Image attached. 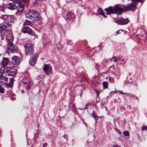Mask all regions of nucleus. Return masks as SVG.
I'll use <instances>...</instances> for the list:
<instances>
[{
    "instance_id": "22",
    "label": "nucleus",
    "mask_w": 147,
    "mask_h": 147,
    "mask_svg": "<svg viewBox=\"0 0 147 147\" xmlns=\"http://www.w3.org/2000/svg\"><path fill=\"white\" fill-rule=\"evenodd\" d=\"M120 59V58L119 57V56H118L117 57H113L111 59V61L112 62V61H114L116 62L118 61V59Z\"/></svg>"
},
{
    "instance_id": "55",
    "label": "nucleus",
    "mask_w": 147,
    "mask_h": 147,
    "mask_svg": "<svg viewBox=\"0 0 147 147\" xmlns=\"http://www.w3.org/2000/svg\"><path fill=\"white\" fill-rule=\"evenodd\" d=\"M119 64L120 65V64H121V63H119Z\"/></svg>"
},
{
    "instance_id": "12",
    "label": "nucleus",
    "mask_w": 147,
    "mask_h": 147,
    "mask_svg": "<svg viewBox=\"0 0 147 147\" xmlns=\"http://www.w3.org/2000/svg\"><path fill=\"white\" fill-rule=\"evenodd\" d=\"M43 70L46 74H49L52 71V68L49 64L45 65L43 67Z\"/></svg>"
},
{
    "instance_id": "17",
    "label": "nucleus",
    "mask_w": 147,
    "mask_h": 147,
    "mask_svg": "<svg viewBox=\"0 0 147 147\" xmlns=\"http://www.w3.org/2000/svg\"><path fill=\"white\" fill-rule=\"evenodd\" d=\"M8 62V60L7 58L3 57V59L2 61V64L3 66H6L7 65Z\"/></svg>"
},
{
    "instance_id": "44",
    "label": "nucleus",
    "mask_w": 147,
    "mask_h": 147,
    "mask_svg": "<svg viewBox=\"0 0 147 147\" xmlns=\"http://www.w3.org/2000/svg\"><path fill=\"white\" fill-rule=\"evenodd\" d=\"M21 92L22 93H23L24 92V91L23 90H21Z\"/></svg>"
},
{
    "instance_id": "50",
    "label": "nucleus",
    "mask_w": 147,
    "mask_h": 147,
    "mask_svg": "<svg viewBox=\"0 0 147 147\" xmlns=\"http://www.w3.org/2000/svg\"><path fill=\"white\" fill-rule=\"evenodd\" d=\"M119 134H121V132L120 131L119 132Z\"/></svg>"
},
{
    "instance_id": "4",
    "label": "nucleus",
    "mask_w": 147,
    "mask_h": 147,
    "mask_svg": "<svg viewBox=\"0 0 147 147\" xmlns=\"http://www.w3.org/2000/svg\"><path fill=\"white\" fill-rule=\"evenodd\" d=\"M131 1L132 3L128 4L127 5L123 6V7L125 11H134L136 9L137 3L140 2L141 4L143 3V1L142 0H131Z\"/></svg>"
},
{
    "instance_id": "30",
    "label": "nucleus",
    "mask_w": 147,
    "mask_h": 147,
    "mask_svg": "<svg viewBox=\"0 0 147 147\" xmlns=\"http://www.w3.org/2000/svg\"><path fill=\"white\" fill-rule=\"evenodd\" d=\"M118 92L120 94H129V96H130L131 94L128 93H124L121 90H119L118 91Z\"/></svg>"
},
{
    "instance_id": "42",
    "label": "nucleus",
    "mask_w": 147,
    "mask_h": 147,
    "mask_svg": "<svg viewBox=\"0 0 147 147\" xmlns=\"http://www.w3.org/2000/svg\"><path fill=\"white\" fill-rule=\"evenodd\" d=\"M88 109V108L87 107V106H86V107L84 108V109Z\"/></svg>"
},
{
    "instance_id": "2",
    "label": "nucleus",
    "mask_w": 147,
    "mask_h": 147,
    "mask_svg": "<svg viewBox=\"0 0 147 147\" xmlns=\"http://www.w3.org/2000/svg\"><path fill=\"white\" fill-rule=\"evenodd\" d=\"M105 10L107 12V14L115 13L119 15L123 11L122 8L117 6L109 7L105 9Z\"/></svg>"
},
{
    "instance_id": "31",
    "label": "nucleus",
    "mask_w": 147,
    "mask_h": 147,
    "mask_svg": "<svg viewBox=\"0 0 147 147\" xmlns=\"http://www.w3.org/2000/svg\"><path fill=\"white\" fill-rule=\"evenodd\" d=\"M28 84L29 86L27 87V89H29V88L31 86V85H32L33 84V82H28Z\"/></svg>"
},
{
    "instance_id": "16",
    "label": "nucleus",
    "mask_w": 147,
    "mask_h": 147,
    "mask_svg": "<svg viewBox=\"0 0 147 147\" xmlns=\"http://www.w3.org/2000/svg\"><path fill=\"white\" fill-rule=\"evenodd\" d=\"M64 14L66 15L65 18L66 19L71 21L72 18L74 17V15L72 13L69 12H65Z\"/></svg>"
},
{
    "instance_id": "8",
    "label": "nucleus",
    "mask_w": 147,
    "mask_h": 147,
    "mask_svg": "<svg viewBox=\"0 0 147 147\" xmlns=\"http://www.w3.org/2000/svg\"><path fill=\"white\" fill-rule=\"evenodd\" d=\"M38 55L37 54H35L33 55L29 60V63L31 65H34L37 61Z\"/></svg>"
},
{
    "instance_id": "9",
    "label": "nucleus",
    "mask_w": 147,
    "mask_h": 147,
    "mask_svg": "<svg viewBox=\"0 0 147 147\" xmlns=\"http://www.w3.org/2000/svg\"><path fill=\"white\" fill-rule=\"evenodd\" d=\"M22 32L24 33H28L29 34H32V30L29 27L26 26H23L22 30Z\"/></svg>"
},
{
    "instance_id": "56",
    "label": "nucleus",
    "mask_w": 147,
    "mask_h": 147,
    "mask_svg": "<svg viewBox=\"0 0 147 147\" xmlns=\"http://www.w3.org/2000/svg\"><path fill=\"white\" fill-rule=\"evenodd\" d=\"M1 55V54H0V55Z\"/></svg>"
},
{
    "instance_id": "29",
    "label": "nucleus",
    "mask_w": 147,
    "mask_h": 147,
    "mask_svg": "<svg viewBox=\"0 0 147 147\" xmlns=\"http://www.w3.org/2000/svg\"><path fill=\"white\" fill-rule=\"evenodd\" d=\"M123 134L125 136H128L129 135V133L127 131H124L123 132Z\"/></svg>"
},
{
    "instance_id": "52",
    "label": "nucleus",
    "mask_w": 147,
    "mask_h": 147,
    "mask_svg": "<svg viewBox=\"0 0 147 147\" xmlns=\"http://www.w3.org/2000/svg\"><path fill=\"white\" fill-rule=\"evenodd\" d=\"M116 91H116H116H113V92H114L115 93H116Z\"/></svg>"
},
{
    "instance_id": "15",
    "label": "nucleus",
    "mask_w": 147,
    "mask_h": 147,
    "mask_svg": "<svg viewBox=\"0 0 147 147\" xmlns=\"http://www.w3.org/2000/svg\"><path fill=\"white\" fill-rule=\"evenodd\" d=\"M7 51H8L9 52L12 53L16 52L18 51L17 47L16 46L13 45L11 47L8 48Z\"/></svg>"
},
{
    "instance_id": "11",
    "label": "nucleus",
    "mask_w": 147,
    "mask_h": 147,
    "mask_svg": "<svg viewBox=\"0 0 147 147\" xmlns=\"http://www.w3.org/2000/svg\"><path fill=\"white\" fill-rule=\"evenodd\" d=\"M117 21L118 23L121 25H125L129 22L127 18L125 19L122 18H118Z\"/></svg>"
},
{
    "instance_id": "6",
    "label": "nucleus",
    "mask_w": 147,
    "mask_h": 147,
    "mask_svg": "<svg viewBox=\"0 0 147 147\" xmlns=\"http://www.w3.org/2000/svg\"><path fill=\"white\" fill-rule=\"evenodd\" d=\"M5 71V75L8 76H13L16 75V70L13 67L3 69Z\"/></svg>"
},
{
    "instance_id": "38",
    "label": "nucleus",
    "mask_w": 147,
    "mask_h": 147,
    "mask_svg": "<svg viewBox=\"0 0 147 147\" xmlns=\"http://www.w3.org/2000/svg\"><path fill=\"white\" fill-rule=\"evenodd\" d=\"M36 133L37 134H39L40 133V131H39V130L38 129L36 131Z\"/></svg>"
},
{
    "instance_id": "20",
    "label": "nucleus",
    "mask_w": 147,
    "mask_h": 147,
    "mask_svg": "<svg viewBox=\"0 0 147 147\" xmlns=\"http://www.w3.org/2000/svg\"><path fill=\"white\" fill-rule=\"evenodd\" d=\"M98 13L99 14L102 16H103L104 18H106V16L104 15V11L101 8H98Z\"/></svg>"
},
{
    "instance_id": "28",
    "label": "nucleus",
    "mask_w": 147,
    "mask_h": 147,
    "mask_svg": "<svg viewBox=\"0 0 147 147\" xmlns=\"http://www.w3.org/2000/svg\"><path fill=\"white\" fill-rule=\"evenodd\" d=\"M4 92V89L1 86H0V93H3Z\"/></svg>"
},
{
    "instance_id": "53",
    "label": "nucleus",
    "mask_w": 147,
    "mask_h": 147,
    "mask_svg": "<svg viewBox=\"0 0 147 147\" xmlns=\"http://www.w3.org/2000/svg\"><path fill=\"white\" fill-rule=\"evenodd\" d=\"M78 109H79V110H82V109H80V108H78Z\"/></svg>"
},
{
    "instance_id": "43",
    "label": "nucleus",
    "mask_w": 147,
    "mask_h": 147,
    "mask_svg": "<svg viewBox=\"0 0 147 147\" xmlns=\"http://www.w3.org/2000/svg\"><path fill=\"white\" fill-rule=\"evenodd\" d=\"M126 94V96H128V95H129V97H130V96H131V95H130V96H129V94Z\"/></svg>"
},
{
    "instance_id": "10",
    "label": "nucleus",
    "mask_w": 147,
    "mask_h": 147,
    "mask_svg": "<svg viewBox=\"0 0 147 147\" xmlns=\"http://www.w3.org/2000/svg\"><path fill=\"white\" fill-rule=\"evenodd\" d=\"M16 1H15L14 2L8 3L6 6V8L11 10H13L16 9L17 8V5L15 3V2Z\"/></svg>"
},
{
    "instance_id": "39",
    "label": "nucleus",
    "mask_w": 147,
    "mask_h": 147,
    "mask_svg": "<svg viewBox=\"0 0 147 147\" xmlns=\"http://www.w3.org/2000/svg\"><path fill=\"white\" fill-rule=\"evenodd\" d=\"M83 123L84 124H85L86 127H87V124L85 121H83Z\"/></svg>"
},
{
    "instance_id": "40",
    "label": "nucleus",
    "mask_w": 147,
    "mask_h": 147,
    "mask_svg": "<svg viewBox=\"0 0 147 147\" xmlns=\"http://www.w3.org/2000/svg\"><path fill=\"white\" fill-rule=\"evenodd\" d=\"M96 93H97V95L98 96V95H99V94H100V92H99V91H96Z\"/></svg>"
},
{
    "instance_id": "23",
    "label": "nucleus",
    "mask_w": 147,
    "mask_h": 147,
    "mask_svg": "<svg viewBox=\"0 0 147 147\" xmlns=\"http://www.w3.org/2000/svg\"><path fill=\"white\" fill-rule=\"evenodd\" d=\"M102 86L103 89H105L108 88V84L107 82H104L102 83Z\"/></svg>"
},
{
    "instance_id": "33",
    "label": "nucleus",
    "mask_w": 147,
    "mask_h": 147,
    "mask_svg": "<svg viewBox=\"0 0 147 147\" xmlns=\"http://www.w3.org/2000/svg\"><path fill=\"white\" fill-rule=\"evenodd\" d=\"M123 30L122 29H120L116 32L117 34H119L121 32H122L123 31Z\"/></svg>"
},
{
    "instance_id": "51",
    "label": "nucleus",
    "mask_w": 147,
    "mask_h": 147,
    "mask_svg": "<svg viewBox=\"0 0 147 147\" xmlns=\"http://www.w3.org/2000/svg\"><path fill=\"white\" fill-rule=\"evenodd\" d=\"M26 3H28V0L27 1V2Z\"/></svg>"
},
{
    "instance_id": "18",
    "label": "nucleus",
    "mask_w": 147,
    "mask_h": 147,
    "mask_svg": "<svg viewBox=\"0 0 147 147\" xmlns=\"http://www.w3.org/2000/svg\"><path fill=\"white\" fill-rule=\"evenodd\" d=\"M32 25V23L30 21L26 20L23 24V26L28 25L31 26Z\"/></svg>"
},
{
    "instance_id": "25",
    "label": "nucleus",
    "mask_w": 147,
    "mask_h": 147,
    "mask_svg": "<svg viewBox=\"0 0 147 147\" xmlns=\"http://www.w3.org/2000/svg\"><path fill=\"white\" fill-rule=\"evenodd\" d=\"M56 47L57 49L58 50H61L62 48V47L61 45L59 43H58Z\"/></svg>"
},
{
    "instance_id": "26",
    "label": "nucleus",
    "mask_w": 147,
    "mask_h": 147,
    "mask_svg": "<svg viewBox=\"0 0 147 147\" xmlns=\"http://www.w3.org/2000/svg\"><path fill=\"white\" fill-rule=\"evenodd\" d=\"M5 35L4 32H1V33L0 36L1 40H3L4 39L5 37Z\"/></svg>"
},
{
    "instance_id": "19",
    "label": "nucleus",
    "mask_w": 147,
    "mask_h": 147,
    "mask_svg": "<svg viewBox=\"0 0 147 147\" xmlns=\"http://www.w3.org/2000/svg\"><path fill=\"white\" fill-rule=\"evenodd\" d=\"M91 115H92V117H93L95 119L96 122V120L98 119V116L96 114V113L94 112V111H93V113H92L91 114Z\"/></svg>"
},
{
    "instance_id": "24",
    "label": "nucleus",
    "mask_w": 147,
    "mask_h": 147,
    "mask_svg": "<svg viewBox=\"0 0 147 147\" xmlns=\"http://www.w3.org/2000/svg\"><path fill=\"white\" fill-rule=\"evenodd\" d=\"M72 111L76 115L77 114V111L76 109V108L74 106H73L72 108Z\"/></svg>"
},
{
    "instance_id": "27",
    "label": "nucleus",
    "mask_w": 147,
    "mask_h": 147,
    "mask_svg": "<svg viewBox=\"0 0 147 147\" xmlns=\"http://www.w3.org/2000/svg\"><path fill=\"white\" fill-rule=\"evenodd\" d=\"M26 79V78H24L23 79V80L24 81L23 82V83L25 85V86L26 87V86H27V87H29V86L28 83H27V82H26L24 81Z\"/></svg>"
},
{
    "instance_id": "49",
    "label": "nucleus",
    "mask_w": 147,
    "mask_h": 147,
    "mask_svg": "<svg viewBox=\"0 0 147 147\" xmlns=\"http://www.w3.org/2000/svg\"><path fill=\"white\" fill-rule=\"evenodd\" d=\"M136 99L138 100V97H137L136 96Z\"/></svg>"
},
{
    "instance_id": "35",
    "label": "nucleus",
    "mask_w": 147,
    "mask_h": 147,
    "mask_svg": "<svg viewBox=\"0 0 147 147\" xmlns=\"http://www.w3.org/2000/svg\"><path fill=\"white\" fill-rule=\"evenodd\" d=\"M98 67H99L97 63H96L95 64V67L96 69H98Z\"/></svg>"
},
{
    "instance_id": "14",
    "label": "nucleus",
    "mask_w": 147,
    "mask_h": 147,
    "mask_svg": "<svg viewBox=\"0 0 147 147\" xmlns=\"http://www.w3.org/2000/svg\"><path fill=\"white\" fill-rule=\"evenodd\" d=\"M16 3L17 5V10L18 12H21L24 10V6L21 4H20L19 0H17L15 2Z\"/></svg>"
},
{
    "instance_id": "36",
    "label": "nucleus",
    "mask_w": 147,
    "mask_h": 147,
    "mask_svg": "<svg viewBox=\"0 0 147 147\" xmlns=\"http://www.w3.org/2000/svg\"><path fill=\"white\" fill-rule=\"evenodd\" d=\"M63 137L65 138L66 140H67L68 138H67V135H64L63 136Z\"/></svg>"
},
{
    "instance_id": "5",
    "label": "nucleus",
    "mask_w": 147,
    "mask_h": 147,
    "mask_svg": "<svg viewBox=\"0 0 147 147\" xmlns=\"http://www.w3.org/2000/svg\"><path fill=\"white\" fill-rule=\"evenodd\" d=\"M24 47L26 55H31V54L33 53L34 51L33 47L31 44H26L24 46Z\"/></svg>"
},
{
    "instance_id": "48",
    "label": "nucleus",
    "mask_w": 147,
    "mask_h": 147,
    "mask_svg": "<svg viewBox=\"0 0 147 147\" xmlns=\"http://www.w3.org/2000/svg\"><path fill=\"white\" fill-rule=\"evenodd\" d=\"M132 97L133 98H134V95H132Z\"/></svg>"
},
{
    "instance_id": "3",
    "label": "nucleus",
    "mask_w": 147,
    "mask_h": 147,
    "mask_svg": "<svg viewBox=\"0 0 147 147\" xmlns=\"http://www.w3.org/2000/svg\"><path fill=\"white\" fill-rule=\"evenodd\" d=\"M26 16L29 19L33 21H38L40 18L38 13L34 10H29L26 14Z\"/></svg>"
},
{
    "instance_id": "32",
    "label": "nucleus",
    "mask_w": 147,
    "mask_h": 147,
    "mask_svg": "<svg viewBox=\"0 0 147 147\" xmlns=\"http://www.w3.org/2000/svg\"><path fill=\"white\" fill-rule=\"evenodd\" d=\"M141 130L142 131H143L145 130H147V126H145V125H143L142 127Z\"/></svg>"
},
{
    "instance_id": "47",
    "label": "nucleus",
    "mask_w": 147,
    "mask_h": 147,
    "mask_svg": "<svg viewBox=\"0 0 147 147\" xmlns=\"http://www.w3.org/2000/svg\"><path fill=\"white\" fill-rule=\"evenodd\" d=\"M116 147H121L120 146L118 145H116Z\"/></svg>"
},
{
    "instance_id": "37",
    "label": "nucleus",
    "mask_w": 147,
    "mask_h": 147,
    "mask_svg": "<svg viewBox=\"0 0 147 147\" xmlns=\"http://www.w3.org/2000/svg\"><path fill=\"white\" fill-rule=\"evenodd\" d=\"M47 145V143H44L43 144V147L45 146H46Z\"/></svg>"
},
{
    "instance_id": "7",
    "label": "nucleus",
    "mask_w": 147,
    "mask_h": 147,
    "mask_svg": "<svg viewBox=\"0 0 147 147\" xmlns=\"http://www.w3.org/2000/svg\"><path fill=\"white\" fill-rule=\"evenodd\" d=\"M3 69H4V67H2L0 70V82H7V78L4 76L5 75V71Z\"/></svg>"
},
{
    "instance_id": "34",
    "label": "nucleus",
    "mask_w": 147,
    "mask_h": 147,
    "mask_svg": "<svg viewBox=\"0 0 147 147\" xmlns=\"http://www.w3.org/2000/svg\"><path fill=\"white\" fill-rule=\"evenodd\" d=\"M8 45L10 46V47H11L13 45H13V43L11 42H9L8 43Z\"/></svg>"
},
{
    "instance_id": "41",
    "label": "nucleus",
    "mask_w": 147,
    "mask_h": 147,
    "mask_svg": "<svg viewBox=\"0 0 147 147\" xmlns=\"http://www.w3.org/2000/svg\"><path fill=\"white\" fill-rule=\"evenodd\" d=\"M90 105V103L87 104H86V106H88V105Z\"/></svg>"
},
{
    "instance_id": "54",
    "label": "nucleus",
    "mask_w": 147,
    "mask_h": 147,
    "mask_svg": "<svg viewBox=\"0 0 147 147\" xmlns=\"http://www.w3.org/2000/svg\"><path fill=\"white\" fill-rule=\"evenodd\" d=\"M101 105H103V104L102 103H101Z\"/></svg>"
},
{
    "instance_id": "21",
    "label": "nucleus",
    "mask_w": 147,
    "mask_h": 147,
    "mask_svg": "<svg viewBox=\"0 0 147 147\" xmlns=\"http://www.w3.org/2000/svg\"><path fill=\"white\" fill-rule=\"evenodd\" d=\"M14 80L13 78H11L9 81V83L7 84V85L9 87H11L13 85Z\"/></svg>"
},
{
    "instance_id": "13",
    "label": "nucleus",
    "mask_w": 147,
    "mask_h": 147,
    "mask_svg": "<svg viewBox=\"0 0 147 147\" xmlns=\"http://www.w3.org/2000/svg\"><path fill=\"white\" fill-rule=\"evenodd\" d=\"M20 61V58L16 56H13L12 58L11 62L14 65H19Z\"/></svg>"
},
{
    "instance_id": "46",
    "label": "nucleus",
    "mask_w": 147,
    "mask_h": 147,
    "mask_svg": "<svg viewBox=\"0 0 147 147\" xmlns=\"http://www.w3.org/2000/svg\"><path fill=\"white\" fill-rule=\"evenodd\" d=\"M38 1H43V0H37Z\"/></svg>"
},
{
    "instance_id": "45",
    "label": "nucleus",
    "mask_w": 147,
    "mask_h": 147,
    "mask_svg": "<svg viewBox=\"0 0 147 147\" xmlns=\"http://www.w3.org/2000/svg\"><path fill=\"white\" fill-rule=\"evenodd\" d=\"M112 147H116V146L115 145H114Z\"/></svg>"
},
{
    "instance_id": "1",
    "label": "nucleus",
    "mask_w": 147,
    "mask_h": 147,
    "mask_svg": "<svg viewBox=\"0 0 147 147\" xmlns=\"http://www.w3.org/2000/svg\"><path fill=\"white\" fill-rule=\"evenodd\" d=\"M15 18L12 16L8 15H2L0 16V24H2L1 26L3 29L9 28L11 32V27L13 24Z\"/></svg>"
}]
</instances>
